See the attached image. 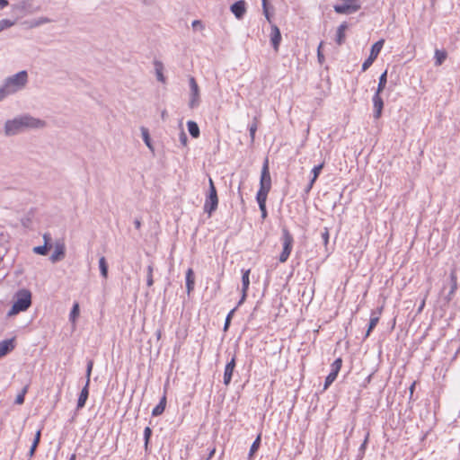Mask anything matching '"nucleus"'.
<instances>
[{"instance_id": "obj_3", "label": "nucleus", "mask_w": 460, "mask_h": 460, "mask_svg": "<svg viewBox=\"0 0 460 460\" xmlns=\"http://www.w3.org/2000/svg\"><path fill=\"white\" fill-rule=\"evenodd\" d=\"M28 83V74L25 70L20 71L15 75L7 77L4 84L12 94L22 90Z\"/></svg>"}, {"instance_id": "obj_60", "label": "nucleus", "mask_w": 460, "mask_h": 460, "mask_svg": "<svg viewBox=\"0 0 460 460\" xmlns=\"http://www.w3.org/2000/svg\"><path fill=\"white\" fill-rule=\"evenodd\" d=\"M424 305H425V301H422L421 305L419 307V310H418L419 312H420L422 310Z\"/></svg>"}, {"instance_id": "obj_37", "label": "nucleus", "mask_w": 460, "mask_h": 460, "mask_svg": "<svg viewBox=\"0 0 460 460\" xmlns=\"http://www.w3.org/2000/svg\"><path fill=\"white\" fill-rule=\"evenodd\" d=\"M93 367V360L88 359L87 365H86V372H85V377H86L85 384L90 385V379H91V374H92Z\"/></svg>"}, {"instance_id": "obj_59", "label": "nucleus", "mask_w": 460, "mask_h": 460, "mask_svg": "<svg viewBox=\"0 0 460 460\" xmlns=\"http://www.w3.org/2000/svg\"><path fill=\"white\" fill-rule=\"evenodd\" d=\"M75 459H76L75 454H72L68 460H75Z\"/></svg>"}, {"instance_id": "obj_5", "label": "nucleus", "mask_w": 460, "mask_h": 460, "mask_svg": "<svg viewBox=\"0 0 460 460\" xmlns=\"http://www.w3.org/2000/svg\"><path fill=\"white\" fill-rule=\"evenodd\" d=\"M281 242H282V252H280L279 256V261L281 263H284L288 261L292 249H293V243H294V238L291 233L288 231V228L284 227L282 229L281 234Z\"/></svg>"}, {"instance_id": "obj_40", "label": "nucleus", "mask_w": 460, "mask_h": 460, "mask_svg": "<svg viewBox=\"0 0 460 460\" xmlns=\"http://www.w3.org/2000/svg\"><path fill=\"white\" fill-rule=\"evenodd\" d=\"M337 375H335L332 372H330L325 378L323 388L327 389L335 381Z\"/></svg>"}, {"instance_id": "obj_57", "label": "nucleus", "mask_w": 460, "mask_h": 460, "mask_svg": "<svg viewBox=\"0 0 460 460\" xmlns=\"http://www.w3.org/2000/svg\"><path fill=\"white\" fill-rule=\"evenodd\" d=\"M43 239H44V243H46L48 245V243L50 240L49 234H44Z\"/></svg>"}, {"instance_id": "obj_45", "label": "nucleus", "mask_w": 460, "mask_h": 460, "mask_svg": "<svg viewBox=\"0 0 460 460\" xmlns=\"http://www.w3.org/2000/svg\"><path fill=\"white\" fill-rule=\"evenodd\" d=\"M322 240L323 244L326 246L329 243V238H330V232L328 227H324L322 234Z\"/></svg>"}, {"instance_id": "obj_19", "label": "nucleus", "mask_w": 460, "mask_h": 460, "mask_svg": "<svg viewBox=\"0 0 460 460\" xmlns=\"http://www.w3.org/2000/svg\"><path fill=\"white\" fill-rule=\"evenodd\" d=\"M14 349L13 340H4L0 341V358Z\"/></svg>"}, {"instance_id": "obj_31", "label": "nucleus", "mask_w": 460, "mask_h": 460, "mask_svg": "<svg viewBox=\"0 0 460 460\" xmlns=\"http://www.w3.org/2000/svg\"><path fill=\"white\" fill-rule=\"evenodd\" d=\"M260 445H261V435H258V437L256 438V439L253 441V443L252 444V446L250 447V451L248 454L249 459H251L252 457L253 454L259 449Z\"/></svg>"}, {"instance_id": "obj_23", "label": "nucleus", "mask_w": 460, "mask_h": 460, "mask_svg": "<svg viewBox=\"0 0 460 460\" xmlns=\"http://www.w3.org/2000/svg\"><path fill=\"white\" fill-rule=\"evenodd\" d=\"M165 406H166V395L164 394L163 397L160 399L159 403L153 409L152 415L153 416L161 415L164 411Z\"/></svg>"}, {"instance_id": "obj_41", "label": "nucleus", "mask_w": 460, "mask_h": 460, "mask_svg": "<svg viewBox=\"0 0 460 460\" xmlns=\"http://www.w3.org/2000/svg\"><path fill=\"white\" fill-rule=\"evenodd\" d=\"M151 435H152V429L150 427H146L145 429H144V440H145V448L146 450H147L148 448V444H149V439L151 438Z\"/></svg>"}, {"instance_id": "obj_51", "label": "nucleus", "mask_w": 460, "mask_h": 460, "mask_svg": "<svg viewBox=\"0 0 460 460\" xmlns=\"http://www.w3.org/2000/svg\"><path fill=\"white\" fill-rule=\"evenodd\" d=\"M259 208H260V210H261V218L265 219L267 217V215H268L266 205L259 206Z\"/></svg>"}, {"instance_id": "obj_8", "label": "nucleus", "mask_w": 460, "mask_h": 460, "mask_svg": "<svg viewBox=\"0 0 460 460\" xmlns=\"http://www.w3.org/2000/svg\"><path fill=\"white\" fill-rule=\"evenodd\" d=\"M384 42V40H379L378 41L372 45L368 58L362 64V71H366L370 67V66L373 64V62L379 55L383 48Z\"/></svg>"}, {"instance_id": "obj_10", "label": "nucleus", "mask_w": 460, "mask_h": 460, "mask_svg": "<svg viewBox=\"0 0 460 460\" xmlns=\"http://www.w3.org/2000/svg\"><path fill=\"white\" fill-rule=\"evenodd\" d=\"M259 189H263V190H270V189H271V178H270V170H269L268 158L265 159L262 168H261Z\"/></svg>"}, {"instance_id": "obj_50", "label": "nucleus", "mask_w": 460, "mask_h": 460, "mask_svg": "<svg viewBox=\"0 0 460 460\" xmlns=\"http://www.w3.org/2000/svg\"><path fill=\"white\" fill-rule=\"evenodd\" d=\"M180 142L181 144L183 146H187V143H188V137H187V135L186 133L181 130V133H180Z\"/></svg>"}, {"instance_id": "obj_27", "label": "nucleus", "mask_w": 460, "mask_h": 460, "mask_svg": "<svg viewBox=\"0 0 460 460\" xmlns=\"http://www.w3.org/2000/svg\"><path fill=\"white\" fill-rule=\"evenodd\" d=\"M40 434H41V430L39 429L37 432H36V435H35V438L33 439V442L31 444V447L30 448V451H29V456L31 457L33 456L34 453H35V450L40 443Z\"/></svg>"}, {"instance_id": "obj_48", "label": "nucleus", "mask_w": 460, "mask_h": 460, "mask_svg": "<svg viewBox=\"0 0 460 460\" xmlns=\"http://www.w3.org/2000/svg\"><path fill=\"white\" fill-rule=\"evenodd\" d=\"M12 94L9 93V90L6 89L5 85L3 84V85L0 87V101L4 99L6 96Z\"/></svg>"}, {"instance_id": "obj_46", "label": "nucleus", "mask_w": 460, "mask_h": 460, "mask_svg": "<svg viewBox=\"0 0 460 460\" xmlns=\"http://www.w3.org/2000/svg\"><path fill=\"white\" fill-rule=\"evenodd\" d=\"M236 310V307L233 308L229 313L228 314L226 315V321H225V324H224V330L226 331L230 325V322H231V318L234 314V313L235 312Z\"/></svg>"}, {"instance_id": "obj_39", "label": "nucleus", "mask_w": 460, "mask_h": 460, "mask_svg": "<svg viewBox=\"0 0 460 460\" xmlns=\"http://www.w3.org/2000/svg\"><path fill=\"white\" fill-rule=\"evenodd\" d=\"M28 392V385L24 386L21 393L16 396L15 403L16 404H22L24 402L25 394Z\"/></svg>"}, {"instance_id": "obj_35", "label": "nucleus", "mask_w": 460, "mask_h": 460, "mask_svg": "<svg viewBox=\"0 0 460 460\" xmlns=\"http://www.w3.org/2000/svg\"><path fill=\"white\" fill-rule=\"evenodd\" d=\"M447 52L444 50H436L435 52V58H436V64L441 65L447 58Z\"/></svg>"}, {"instance_id": "obj_14", "label": "nucleus", "mask_w": 460, "mask_h": 460, "mask_svg": "<svg viewBox=\"0 0 460 460\" xmlns=\"http://www.w3.org/2000/svg\"><path fill=\"white\" fill-rule=\"evenodd\" d=\"M373 109H374V118L378 119L383 111L384 102L380 94L378 93H375L372 97Z\"/></svg>"}, {"instance_id": "obj_36", "label": "nucleus", "mask_w": 460, "mask_h": 460, "mask_svg": "<svg viewBox=\"0 0 460 460\" xmlns=\"http://www.w3.org/2000/svg\"><path fill=\"white\" fill-rule=\"evenodd\" d=\"M146 271H147L146 285L148 287H152L154 284V279H153L154 267H153L152 263L147 266Z\"/></svg>"}, {"instance_id": "obj_2", "label": "nucleus", "mask_w": 460, "mask_h": 460, "mask_svg": "<svg viewBox=\"0 0 460 460\" xmlns=\"http://www.w3.org/2000/svg\"><path fill=\"white\" fill-rule=\"evenodd\" d=\"M31 305V293L28 289H20L16 293V300L14 301L8 315L17 314L20 312L26 311Z\"/></svg>"}, {"instance_id": "obj_56", "label": "nucleus", "mask_w": 460, "mask_h": 460, "mask_svg": "<svg viewBox=\"0 0 460 460\" xmlns=\"http://www.w3.org/2000/svg\"><path fill=\"white\" fill-rule=\"evenodd\" d=\"M191 25H192V27H194V28H195L196 26H200V28H203V25H202L201 22H200V21H199V20H195V21H193Z\"/></svg>"}, {"instance_id": "obj_25", "label": "nucleus", "mask_w": 460, "mask_h": 460, "mask_svg": "<svg viewBox=\"0 0 460 460\" xmlns=\"http://www.w3.org/2000/svg\"><path fill=\"white\" fill-rule=\"evenodd\" d=\"M270 190L259 189L256 194V200L259 206L266 205V200L268 198Z\"/></svg>"}, {"instance_id": "obj_54", "label": "nucleus", "mask_w": 460, "mask_h": 460, "mask_svg": "<svg viewBox=\"0 0 460 460\" xmlns=\"http://www.w3.org/2000/svg\"><path fill=\"white\" fill-rule=\"evenodd\" d=\"M314 184V182H313V181L310 180V181H309L308 185L306 186V188H305V193H309V192H310V190H312V188H313Z\"/></svg>"}, {"instance_id": "obj_21", "label": "nucleus", "mask_w": 460, "mask_h": 460, "mask_svg": "<svg viewBox=\"0 0 460 460\" xmlns=\"http://www.w3.org/2000/svg\"><path fill=\"white\" fill-rule=\"evenodd\" d=\"M154 66H155V75H156L157 80L162 83H165V76L164 75V72H163L164 71L163 63L159 60H155Z\"/></svg>"}, {"instance_id": "obj_38", "label": "nucleus", "mask_w": 460, "mask_h": 460, "mask_svg": "<svg viewBox=\"0 0 460 460\" xmlns=\"http://www.w3.org/2000/svg\"><path fill=\"white\" fill-rule=\"evenodd\" d=\"M15 24V21H11L9 19H2L0 21V32L4 30H6L8 28H11Z\"/></svg>"}, {"instance_id": "obj_55", "label": "nucleus", "mask_w": 460, "mask_h": 460, "mask_svg": "<svg viewBox=\"0 0 460 460\" xmlns=\"http://www.w3.org/2000/svg\"><path fill=\"white\" fill-rule=\"evenodd\" d=\"M216 452V448L215 447H212L210 450H209V454H208V456L205 459V460H210L212 458V456H214Z\"/></svg>"}, {"instance_id": "obj_12", "label": "nucleus", "mask_w": 460, "mask_h": 460, "mask_svg": "<svg viewBox=\"0 0 460 460\" xmlns=\"http://www.w3.org/2000/svg\"><path fill=\"white\" fill-rule=\"evenodd\" d=\"M270 42L276 52L279 51L281 42V33L279 27L275 23L270 25Z\"/></svg>"}, {"instance_id": "obj_49", "label": "nucleus", "mask_w": 460, "mask_h": 460, "mask_svg": "<svg viewBox=\"0 0 460 460\" xmlns=\"http://www.w3.org/2000/svg\"><path fill=\"white\" fill-rule=\"evenodd\" d=\"M21 224L22 225V226H24L25 228H29L31 227V219L30 217H24L21 219Z\"/></svg>"}, {"instance_id": "obj_17", "label": "nucleus", "mask_w": 460, "mask_h": 460, "mask_svg": "<svg viewBox=\"0 0 460 460\" xmlns=\"http://www.w3.org/2000/svg\"><path fill=\"white\" fill-rule=\"evenodd\" d=\"M185 283L187 294L190 295L193 291L195 286V276L191 268H189L186 271Z\"/></svg>"}, {"instance_id": "obj_33", "label": "nucleus", "mask_w": 460, "mask_h": 460, "mask_svg": "<svg viewBox=\"0 0 460 460\" xmlns=\"http://www.w3.org/2000/svg\"><path fill=\"white\" fill-rule=\"evenodd\" d=\"M324 166V163H321L320 164L318 165H315L312 171H311V173H312V178H311V181L313 182H315L316 179L318 178L319 174L321 173V171L322 169L323 168Z\"/></svg>"}, {"instance_id": "obj_4", "label": "nucleus", "mask_w": 460, "mask_h": 460, "mask_svg": "<svg viewBox=\"0 0 460 460\" xmlns=\"http://www.w3.org/2000/svg\"><path fill=\"white\" fill-rule=\"evenodd\" d=\"M218 206V197L217 189L215 187L212 178L208 179V190L206 195L203 209L210 217L215 212Z\"/></svg>"}, {"instance_id": "obj_62", "label": "nucleus", "mask_w": 460, "mask_h": 460, "mask_svg": "<svg viewBox=\"0 0 460 460\" xmlns=\"http://www.w3.org/2000/svg\"><path fill=\"white\" fill-rule=\"evenodd\" d=\"M366 443H367V439L364 441L363 445H361V447H364Z\"/></svg>"}, {"instance_id": "obj_52", "label": "nucleus", "mask_w": 460, "mask_h": 460, "mask_svg": "<svg viewBox=\"0 0 460 460\" xmlns=\"http://www.w3.org/2000/svg\"><path fill=\"white\" fill-rule=\"evenodd\" d=\"M246 296H247V293H243L242 292V296H241L240 300L238 301L237 305L235 306L236 308L238 306H240L245 301Z\"/></svg>"}, {"instance_id": "obj_32", "label": "nucleus", "mask_w": 460, "mask_h": 460, "mask_svg": "<svg viewBox=\"0 0 460 460\" xmlns=\"http://www.w3.org/2000/svg\"><path fill=\"white\" fill-rule=\"evenodd\" d=\"M50 22H51L50 19H49L47 17H40L39 19L30 22L29 27L34 28V27H38V26L45 24V23H49Z\"/></svg>"}, {"instance_id": "obj_9", "label": "nucleus", "mask_w": 460, "mask_h": 460, "mask_svg": "<svg viewBox=\"0 0 460 460\" xmlns=\"http://www.w3.org/2000/svg\"><path fill=\"white\" fill-rule=\"evenodd\" d=\"M189 84L190 90V99L189 102L190 108H196L199 103V88L193 76L189 78Z\"/></svg>"}, {"instance_id": "obj_42", "label": "nucleus", "mask_w": 460, "mask_h": 460, "mask_svg": "<svg viewBox=\"0 0 460 460\" xmlns=\"http://www.w3.org/2000/svg\"><path fill=\"white\" fill-rule=\"evenodd\" d=\"M142 137L145 144L149 147L152 148L151 140L149 137L148 130L146 128H141Z\"/></svg>"}, {"instance_id": "obj_24", "label": "nucleus", "mask_w": 460, "mask_h": 460, "mask_svg": "<svg viewBox=\"0 0 460 460\" xmlns=\"http://www.w3.org/2000/svg\"><path fill=\"white\" fill-rule=\"evenodd\" d=\"M187 127H188L189 133L190 134V136L192 137L197 138L199 137V134H200L199 128L195 121L189 120L187 122Z\"/></svg>"}, {"instance_id": "obj_1", "label": "nucleus", "mask_w": 460, "mask_h": 460, "mask_svg": "<svg viewBox=\"0 0 460 460\" xmlns=\"http://www.w3.org/2000/svg\"><path fill=\"white\" fill-rule=\"evenodd\" d=\"M46 126V122L40 119L23 115L13 119L7 120L4 124V132L7 136H13L24 128H41Z\"/></svg>"}, {"instance_id": "obj_47", "label": "nucleus", "mask_w": 460, "mask_h": 460, "mask_svg": "<svg viewBox=\"0 0 460 460\" xmlns=\"http://www.w3.org/2000/svg\"><path fill=\"white\" fill-rule=\"evenodd\" d=\"M323 44V42H321V43L319 44L318 48H317V59H318V62H319L321 65H322V64H323V62H324V56H323V52H322V50H321Z\"/></svg>"}, {"instance_id": "obj_7", "label": "nucleus", "mask_w": 460, "mask_h": 460, "mask_svg": "<svg viewBox=\"0 0 460 460\" xmlns=\"http://www.w3.org/2000/svg\"><path fill=\"white\" fill-rule=\"evenodd\" d=\"M341 4H334L335 13L341 14H349L358 12L360 7L359 0H341Z\"/></svg>"}, {"instance_id": "obj_53", "label": "nucleus", "mask_w": 460, "mask_h": 460, "mask_svg": "<svg viewBox=\"0 0 460 460\" xmlns=\"http://www.w3.org/2000/svg\"><path fill=\"white\" fill-rule=\"evenodd\" d=\"M9 3L7 0H0V10L8 6Z\"/></svg>"}, {"instance_id": "obj_6", "label": "nucleus", "mask_w": 460, "mask_h": 460, "mask_svg": "<svg viewBox=\"0 0 460 460\" xmlns=\"http://www.w3.org/2000/svg\"><path fill=\"white\" fill-rule=\"evenodd\" d=\"M12 10L14 13L22 15L31 14L40 10V5H36L33 0H22L12 5Z\"/></svg>"}, {"instance_id": "obj_28", "label": "nucleus", "mask_w": 460, "mask_h": 460, "mask_svg": "<svg viewBox=\"0 0 460 460\" xmlns=\"http://www.w3.org/2000/svg\"><path fill=\"white\" fill-rule=\"evenodd\" d=\"M258 124H259L258 119L256 117H254L252 122L249 125V134H250L252 142H253L255 139V133L258 129Z\"/></svg>"}, {"instance_id": "obj_13", "label": "nucleus", "mask_w": 460, "mask_h": 460, "mask_svg": "<svg viewBox=\"0 0 460 460\" xmlns=\"http://www.w3.org/2000/svg\"><path fill=\"white\" fill-rule=\"evenodd\" d=\"M230 11L238 19L241 20L246 13V3L244 0H239L230 6Z\"/></svg>"}, {"instance_id": "obj_29", "label": "nucleus", "mask_w": 460, "mask_h": 460, "mask_svg": "<svg viewBox=\"0 0 460 460\" xmlns=\"http://www.w3.org/2000/svg\"><path fill=\"white\" fill-rule=\"evenodd\" d=\"M78 316H79V304L77 302H75L73 305V307H72L71 312L69 314V320H70V322L75 323Z\"/></svg>"}, {"instance_id": "obj_11", "label": "nucleus", "mask_w": 460, "mask_h": 460, "mask_svg": "<svg viewBox=\"0 0 460 460\" xmlns=\"http://www.w3.org/2000/svg\"><path fill=\"white\" fill-rule=\"evenodd\" d=\"M236 365V357L234 355L229 362L226 363L224 369L223 383L225 385H228L231 383L234 370Z\"/></svg>"}, {"instance_id": "obj_34", "label": "nucleus", "mask_w": 460, "mask_h": 460, "mask_svg": "<svg viewBox=\"0 0 460 460\" xmlns=\"http://www.w3.org/2000/svg\"><path fill=\"white\" fill-rule=\"evenodd\" d=\"M341 366H342V359L341 358H336L331 366V367H332L331 372H332L338 376V374L341 368Z\"/></svg>"}, {"instance_id": "obj_22", "label": "nucleus", "mask_w": 460, "mask_h": 460, "mask_svg": "<svg viewBox=\"0 0 460 460\" xmlns=\"http://www.w3.org/2000/svg\"><path fill=\"white\" fill-rule=\"evenodd\" d=\"M250 272H251V270L248 269V270H242V292L243 293H247L248 289H249V285H250V279H249V276H250Z\"/></svg>"}, {"instance_id": "obj_26", "label": "nucleus", "mask_w": 460, "mask_h": 460, "mask_svg": "<svg viewBox=\"0 0 460 460\" xmlns=\"http://www.w3.org/2000/svg\"><path fill=\"white\" fill-rule=\"evenodd\" d=\"M99 269L101 276L106 279L108 278V264L104 256L99 259Z\"/></svg>"}, {"instance_id": "obj_20", "label": "nucleus", "mask_w": 460, "mask_h": 460, "mask_svg": "<svg viewBox=\"0 0 460 460\" xmlns=\"http://www.w3.org/2000/svg\"><path fill=\"white\" fill-rule=\"evenodd\" d=\"M88 395H89V385L85 384L78 396L77 409H81L84 406V404L87 401Z\"/></svg>"}, {"instance_id": "obj_43", "label": "nucleus", "mask_w": 460, "mask_h": 460, "mask_svg": "<svg viewBox=\"0 0 460 460\" xmlns=\"http://www.w3.org/2000/svg\"><path fill=\"white\" fill-rule=\"evenodd\" d=\"M33 252L40 255H46L48 252V246L46 243L33 248Z\"/></svg>"}, {"instance_id": "obj_30", "label": "nucleus", "mask_w": 460, "mask_h": 460, "mask_svg": "<svg viewBox=\"0 0 460 460\" xmlns=\"http://www.w3.org/2000/svg\"><path fill=\"white\" fill-rule=\"evenodd\" d=\"M386 75H387V72L385 71L379 77V82H378V85H377V89L376 91V93H378V94L381 93V92L385 89V84H386V82H387V79H386Z\"/></svg>"}, {"instance_id": "obj_61", "label": "nucleus", "mask_w": 460, "mask_h": 460, "mask_svg": "<svg viewBox=\"0 0 460 460\" xmlns=\"http://www.w3.org/2000/svg\"><path fill=\"white\" fill-rule=\"evenodd\" d=\"M414 385H415V383H413V384L411 385V387H410L411 394H412V392H413Z\"/></svg>"}, {"instance_id": "obj_58", "label": "nucleus", "mask_w": 460, "mask_h": 460, "mask_svg": "<svg viewBox=\"0 0 460 460\" xmlns=\"http://www.w3.org/2000/svg\"><path fill=\"white\" fill-rule=\"evenodd\" d=\"M134 225H135V226H136V228H137V229H139V228H140V226H141V222H140V220H139V219H136V220L134 221Z\"/></svg>"}, {"instance_id": "obj_16", "label": "nucleus", "mask_w": 460, "mask_h": 460, "mask_svg": "<svg viewBox=\"0 0 460 460\" xmlns=\"http://www.w3.org/2000/svg\"><path fill=\"white\" fill-rule=\"evenodd\" d=\"M65 244L63 243H57L55 244V251L49 257L51 262L55 263L65 257Z\"/></svg>"}, {"instance_id": "obj_15", "label": "nucleus", "mask_w": 460, "mask_h": 460, "mask_svg": "<svg viewBox=\"0 0 460 460\" xmlns=\"http://www.w3.org/2000/svg\"><path fill=\"white\" fill-rule=\"evenodd\" d=\"M382 314V307L373 310L370 314L369 324L366 333V337L369 336L372 330L376 326L379 322L380 315Z\"/></svg>"}, {"instance_id": "obj_18", "label": "nucleus", "mask_w": 460, "mask_h": 460, "mask_svg": "<svg viewBox=\"0 0 460 460\" xmlns=\"http://www.w3.org/2000/svg\"><path fill=\"white\" fill-rule=\"evenodd\" d=\"M348 28L347 22H342L337 29L335 41L338 45H341L345 41V31Z\"/></svg>"}, {"instance_id": "obj_44", "label": "nucleus", "mask_w": 460, "mask_h": 460, "mask_svg": "<svg viewBox=\"0 0 460 460\" xmlns=\"http://www.w3.org/2000/svg\"><path fill=\"white\" fill-rule=\"evenodd\" d=\"M262 10H263V13L265 15V18L271 24L272 23V22H271V15L269 13V10H268V0H262Z\"/></svg>"}]
</instances>
